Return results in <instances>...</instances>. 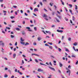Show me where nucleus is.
Instances as JSON below:
<instances>
[{
  "mask_svg": "<svg viewBox=\"0 0 78 78\" xmlns=\"http://www.w3.org/2000/svg\"><path fill=\"white\" fill-rule=\"evenodd\" d=\"M2 42H3V41H0V45H2V47H4V45L5 44L4 43H1Z\"/></svg>",
  "mask_w": 78,
  "mask_h": 78,
  "instance_id": "obj_1",
  "label": "nucleus"
},
{
  "mask_svg": "<svg viewBox=\"0 0 78 78\" xmlns=\"http://www.w3.org/2000/svg\"><path fill=\"white\" fill-rule=\"evenodd\" d=\"M26 29H28V30H29L28 31H32V30H31L30 29V27H26Z\"/></svg>",
  "mask_w": 78,
  "mask_h": 78,
  "instance_id": "obj_2",
  "label": "nucleus"
},
{
  "mask_svg": "<svg viewBox=\"0 0 78 78\" xmlns=\"http://www.w3.org/2000/svg\"><path fill=\"white\" fill-rule=\"evenodd\" d=\"M48 67L50 69H51V70H52L54 71H55V68H52L51 67H50V66H48Z\"/></svg>",
  "mask_w": 78,
  "mask_h": 78,
  "instance_id": "obj_3",
  "label": "nucleus"
},
{
  "mask_svg": "<svg viewBox=\"0 0 78 78\" xmlns=\"http://www.w3.org/2000/svg\"><path fill=\"white\" fill-rule=\"evenodd\" d=\"M38 72H43L44 70L41 69H38L37 70Z\"/></svg>",
  "mask_w": 78,
  "mask_h": 78,
  "instance_id": "obj_4",
  "label": "nucleus"
},
{
  "mask_svg": "<svg viewBox=\"0 0 78 78\" xmlns=\"http://www.w3.org/2000/svg\"><path fill=\"white\" fill-rule=\"evenodd\" d=\"M33 55H35V56H40V55H39L34 53L32 54V56H33Z\"/></svg>",
  "mask_w": 78,
  "mask_h": 78,
  "instance_id": "obj_5",
  "label": "nucleus"
},
{
  "mask_svg": "<svg viewBox=\"0 0 78 78\" xmlns=\"http://www.w3.org/2000/svg\"><path fill=\"white\" fill-rule=\"evenodd\" d=\"M40 65H41V66H47V65L44 64L42 63V62L40 63Z\"/></svg>",
  "mask_w": 78,
  "mask_h": 78,
  "instance_id": "obj_6",
  "label": "nucleus"
},
{
  "mask_svg": "<svg viewBox=\"0 0 78 78\" xmlns=\"http://www.w3.org/2000/svg\"><path fill=\"white\" fill-rule=\"evenodd\" d=\"M38 9L37 8H35L34 9V12H36V11H38Z\"/></svg>",
  "mask_w": 78,
  "mask_h": 78,
  "instance_id": "obj_7",
  "label": "nucleus"
},
{
  "mask_svg": "<svg viewBox=\"0 0 78 78\" xmlns=\"http://www.w3.org/2000/svg\"><path fill=\"white\" fill-rule=\"evenodd\" d=\"M37 39L38 41H40L42 39V38L41 37H39L37 38Z\"/></svg>",
  "mask_w": 78,
  "mask_h": 78,
  "instance_id": "obj_8",
  "label": "nucleus"
},
{
  "mask_svg": "<svg viewBox=\"0 0 78 78\" xmlns=\"http://www.w3.org/2000/svg\"><path fill=\"white\" fill-rule=\"evenodd\" d=\"M16 54L14 53L13 54V58H16Z\"/></svg>",
  "mask_w": 78,
  "mask_h": 78,
  "instance_id": "obj_9",
  "label": "nucleus"
},
{
  "mask_svg": "<svg viewBox=\"0 0 78 78\" xmlns=\"http://www.w3.org/2000/svg\"><path fill=\"white\" fill-rule=\"evenodd\" d=\"M59 66L60 67H62V66L63 65L62 64V63H61V62H59Z\"/></svg>",
  "mask_w": 78,
  "mask_h": 78,
  "instance_id": "obj_10",
  "label": "nucleus"
},
{
  "mask_svg": "<svg viewBox=\"0 0 78 78\" xmlns=\"http://www.w3.org/2000/svg\"><path fill=\"white\" fill-rule=\"evenodd\" d=\"M43 17H44L47 18V15H46L45 14H44L43 16Z\"/></svg>",
  "mask_w": 78,
  "mask_h": 78,
  "instance_id": "obj_11",
  "label": "nucleus"
},
{
  "mask_svg": "<svg viewBox=\"0 0 78 78\" xmlns=\"http://www.w3.org/2000/svg\"><path fill=\"white\" fill-rule=\"evenodd\" d=\"M55 19V20H56L57 22H59V20H58V19H57L56 18H54Z\"/></svg>",
  "mask_w": 78,
  "mask_h": 78,
  "instance_id": "obj_12",
  "label": "nucleus"
},
{
  "mask_svg": "<svg viewBox=\"0 0 78 78\" xmlns=\"http://www.w3.org/2000/svg\"><path fill=\"white\" fill-rule=\"evenodd\" d=\"M65 50L66 51H67V52H68V53H69V52H70V51H69V49H68L67 48H65Z\"/></svg>",
  "mask_w": 78,
  "mask_h": 78,
  "instance_id": "obj_13",
  "label": "nucleus"
},
{
  "mask_svg": "<svg viewBox=\"0 0 78 78\" xmlns=\"http://www.w3.org/2000/svg\"><path fill=\"white\" fill-rule=\"evenodd\" d=\"M67 73H69V76H70V71H67L66 72Z\"/></svg>",
  "mask_w": 78,
  "mask_h": 78,
  "instance_id": "obj_14",
  "label": "nucleus"
},
{
  "mask_svg": "<svg viewBox=\"0 0 78 78\" xmlns=\"http://www.w3.org/2000/svg\"><path fill=\"white\" fill-rule=\"evenodd\" d=\"M69 11L70 12V13L72 14V15H73V14L72 13V10L69 9Z\"/></svg>",
  "mask_w": 78,
  "mask_h": 78,
  "instance_id": "obj_15",
  "label": "nucleus"
},
{
  "mask_svg": "<svg viewBox=\"0 0 78 78\" xmlns=\"http://www.w3.org/2000/svg\"><path fill=\"white\" fill-rule=\"evenodd\" d=\"M48 47L49 48H50V49H51V50H52V49H53V47H52V46H49Z\"/></svg>",
  "mask_w": 78,
  "mask_h": 78,
  "instance_id": "obj_16",
  "label": "nucleus"
},
{
  "mask_svg": "<svg viewBox=\"0 0 78 78\" xmlns=\"http://www.w3.org/2000/svg\"><path fill=\"white\" fill-rule=\"evenodd\" d=\"M29 45V43L28 42H26L25 44V46H27V45Z\"/></svg>",
  "mask_w": 78,
  "mask_h": 78,
  "instance_id": "obj_17",
  "label": "nucleus"
},
{
  "mask_svg": "<svg viewBox=\"0 0 78 78\" xmlns=\"http://www.w3.org/2000/svg\"><path fill=\"white\" fill-rule=\"evenodd\" d=\"M73 45L75 46H76V45H77V43H76V42H75L73 44Z\"/></svg>",
  "mask_w": 78,
  "mask_h": 78,
  "instance_id": "obj_18",
  "label": "nucleus"
},
{
  "mask_svg": "<svg viewBox=\"0 0 78 78\" xmlns=\"http://www.w3.org/2000/svg\"><path fill=\"white\" fill-rule=\"evenodd\" d=\"M65 19L66 20V21H68V20H69L67 18V17H65Z\"/></svg>",
  "mask_w": 78,
  "mask_h": 78,
  "instance_id": "obj_19",
  "label": "nucleus"
},
{
  "mask_svg": "<svg viewBox=\"0 0 78 78\" xmlns=\"http://www.w3.org/2000/svg\"><path fill=\"white\" fill-rule=\"evenodd\" d=\"M55 12H52V16H54L55 15Z\"/></svg>",
  "mask_w": 78,
  "mask_h": 78,
  "instance_id": "obj_20",
  "label": "nucleus"
},
{
  "mask_svg": "<svg viewBox=\"0 0 78 78\" xmlns=\"http://www.w3.org/2000/svg\"><path fill=\"white\" fill-rule=\"evenodd\" d=\"M45 32L46 33H49V34H51V33H50V32L49 31H46Z\"/></svg>",
  "mask_w": 78,
  "mask_h": 78,
  "instance_id": "obj_21",
  "label": "nucleus"
},
{
  "mask_svg": "<svg viewBox=\"0 0 78 78\" xmlns=\"http://www.w3.org/2000/svg\"><path fill=\"white\" fill-rule=\"evenodd\" d=\"M22 34L23 35H24V34H26V33H25V32L24 31H23L22 32Z\"/></svg>",
  "mask_w": 78,
  "mask_h": 78,
  "instance_id": "obj_22",
  "label": "nucleus"
},
{
  "mask_svg": "<svg viewBox=\"0 0 78 78\" xmlns=\"http://www.w3.org/2000/svg\"><path fill=\"white\" fill-rule=\"evenodd\" d=\"M73 48L75 51H76V49H75V46L73 47Z\"/></svg>",
  "mask_w": 78,
  "mask_h": 78,
  "instance_id": "obj_23",
  "label": "nucleus"
},
{
  "mask_svg": "<svg viewBox=\"0 0 78 78\" xmlns=\"http://www.w3.org/2000/svg\"><path fill=\"white\" fill-rule=\"evenodd\" d=\"M16 30H17V31H20V29L18 28H16Z\"/></svg>",
  "mask_w": 78,
  "mask_h": 78,
  "instance_id": "obj_24",
  "label": "nucleus"
},
{
  "mask_svg": "<svg viewBox=\"0 0 78 78\" xmlns=\"http://www.w3.org/2000/svg\"><path fill=\"white\" fill-rule=\"evenodd\" d=\"M34 29L35 31H37V28L36 27H34Z\"/></svg>",
  "mask_w": 78,
  "mask_h": 78,
  "instance_id": "obj_25",
  "label": "nucleus"
},
{
  "mask_svg": "<svg viewBox=\"0 0 78 78\" xmlns=\"http://www.w3.org/2000/svg\"><path fill=\"white\" fill-rule=\"evenodd\" d=\"M68 5L71 8H72V4H69Z\"/></svg>",
  "mask_w": 78,
  "mask_h": 78,
  "instance_id": "obj_26",
  "label": "nucleus"
},
{
  "mask_svg": "<svg viewBox=\"0 0 78 78\" xmlns=\"http://www.w3.org/2000/svg\"><path fill=\"white\" fill-rule=\"evenodd\" d=\"M58 50L59 51H60V52H61V50H62L60 48H58Z\"/></svg>",
  "mask_w": 78,
  "mask_h": 78,
  "instance_id": "obj_27",
  "label": "nucleus"
},
{
  "mask_svg": "<svg viewBox=\"0 0 78 78\" xmlns=\"http://www.w3.org/2000/svg\"><path fill=\"white\" fill-rule=\"evenodd\" d=\"M8 77V75L5 74L4 75V77L5 78H7Z\"/></svg>",
  "mask_w": 78,
  "mask_h": 78,
  "instance_id": "obj_28",
  "label": "nucleus"
},
{
  "mask_svg": "<svg viewBox=\"0 0 78 78\" xmlns=\"http://www.w3.org/2000/svg\"><path fill=\"white\" fill-rule=\"evenodd\" d=\"M11 38H13L14 37V35H11Z\"/></svg>",
  "mask_w": 78,
  "mask_h": 78,
  "instance_id": "obj_29",
  "label": "nucleus"
},
{
  "mask_svg": "<svg viewBox=\"0 0 78 78\" xmlns=\"http://www.w3.org/2000/svg\"><path fill=\"white\" fill-rule=\"evenodd\" d=\"M71 39H72L70 37H69L68 38V41H71Z\"/></svg>",
  "mask_w": 78,
  "mask_h": 78,
  "instance_id": "obj_30",
  "label": "nucleus"
},
{
  "mask_svg": "<svg viewBox=\"0 0 78 78\" xmlns=\"http://www.w3.org/2000/svg\"><path fill=\"white\" fill-rule=\"evenodd\" d=\"M71 57L72 58H75V57H76V56L75 55H72Z\"/></svg>",
  "mask_w": 78,
  "mask_h": 78,
  "instance_id": "obj_31",
  "label": "nucleus"
},
{
  "mask_svg": "<svg viewBox=\"0 0 78 78\" xmlns=\"http://www.w3.org/2000/svg\"><path fill=\"white\" fill-rule=\"evenodd\" d=\"M2 33H4V34H5V32L3 30V29H2Z\"/></svg>",
  "mask_w": 78,
  "mask_h": 78,
  "instance_id": "obj_32",
  "label": "nucleus"
},
{
  "mask_svg": "<svg viewBox=\"0 0 78 78\" xmlns=\"http://www.w3.org/2000/svg\"><path fill=\"white\" fill-rule=\"evenodd\" d=\"M21 41L22 42H23V41H24L22 39V37L21 38Z\"/></svg>",
  "mask_w": 78,
  "mask_h": 78,
  "instance_id": "obj_33",
  "label": "nucleus"
},
{
  "mask_svg": "<svg viewBox=\"0 0 78 78\" xmlns=\"http://www.w3.org/2000/svg\"><path fill=\"white\" fill-rule=\"evenodd\" d=\"M35 61L36 62H37V63H38V61H37V60L35 59Z\"/></svg>",
  "mask_w": 78,
  "mask_h": 78,
  "instance_id": "obj_34",
  "label": "nucleus"
},
{
  "mask_svg": "<svg viewBox=\"0 0 78 78\" xmlns=\"http://www.w3.org/2000/svg\"><path fill=\"white\" fill-rule=\"evenodd\" d=\"M48 43L49 44H50V45H53V43H52L51 42V43L48 42Z\"/></svg>",
  "mask_w": 78,
  "mask_h": 78,
  "instance_id": "obj_35",
  "label": "nucleus"
},
{
  "mask_svg": "<svg viewBox=\"0 0 78 78\" xmlns=\"http://www.w3.org/2000/svg\"><path fill=\"white\" fill-rule=\"evenodd\" d=\"M20 43L23 44V45H24V44H25V43L23 42H20Z\"/></svg>",
  "mask_w": 78,
  "mask_h": 78,
  "instance_id": "obj_36",
  "label": "nucleus"
},
{
  "mask_svg": "<svg viewBox=\"0 0 78 78\" xmlns=\"http://www.w3.org/2000/svg\"><path fill=\"white\" fill-rule=\"evenodd\" d=\"M13 7L14 8H17V6L16 5H13Z\"/></svg>",
  "mask_w": 78,
  "mask_h": 78,
  "instance_id": "obj_37",
  "label": "nucleus"
},
{
  "mask_svg": "<svg viewBox=\"0 0 78 78\" xmlns=\"http://www.w3.org/2000/svg\"><path fill=\"white\" fill-rule=\"evenodd\" d=\"M23 24L24 25V24H25V21H23Z\"/></svg>",
  "mask_w": 78,
  "mask_h": 78,
  "instance_id": "obj_38",
  "label": "nucleus"
},
{
  "mask_svg": "<svg viewBox=\"0 0 78 78\" xmlns=\"http://www.w3.org/2000/svg\"><path fill=\"white\" fill-rule=\"evenodd\" d=\"M50 57H51V58H55V57L53 56V55H51Z\"/></svg>",
  "mask_w": 78,
  "mask_h": 78,
  "instance_id": "obj_39",
  "label": "nucleus"
},
{
  "mask_svg": "<svg viewBox=\"0 0 78 78\" xmlns=\"http://www.w3.org/2000/svg\"><path fill=\"white\" fill-rule=\"evenodd\" d=\"M45 46H48V47L49 46V45H48V44H45Z\"/></svg>",
  "mask_w": 78,
  "mask_h": 78,
  "instance_id": "obj_40",
  "label": "nucleus"
},
{
  "mask_svg": "<svg viewBox=\"0 0 78 78\" xmlns=\"http://www.w3.org/2000/svg\"><path fill=\"white\" fill-rule=\"evenodd\" d=\"M71 67V66H70V65H69L68 66V68L69 69H71V68L70 67Z\"/></svg>",
  "mask_w": 78,
  "mask_h": 78,
  "instance_id": "obj_41",
  "label": "nucleus"
},
{
  "mask_svg": "<svg viewBox=\"0 0 78 78\" xmlns=\"http://www.w3.org/2000/svg\"><path fill=\"white\" fill-rule=\"evenodd\" d=\"M47 38H50V37L49 36H46V39H47Z\"/></svg>",
  "mask_w": 78,
  "mask_h": 78,
  "instance_id": "obj_42",
  "label": "nucleus"
},
{
  "mask_svg": "<svg viewBox=\"0 0 78 78\" xmlns=\"http://www.w3.org/2000/svg\"><path fill=\"white\" fill-rule=\"evenodd\" d=\"M6 29H8V30H10V28L8 27H6Z\"/></svg>",
  "mask_w": 78,
  "mask_h": 78,
  "instance_id": "obj_43",
  "label": "nucleus"
},
{
  "mask_svg": "<svg viewBox=\"0 0 78 78\" xmlns=\"http://www.w3.org/2000/svg\"><path fill=\"white\" fill-rule=\"evenodd\" d=\"M10 18H11V19H14V17L12 16L10 17Z\"/></svg>",
  "mask_w": 78,
  "mask_h": 78,
  "instance_id": "obj_44",
  "label": "nucleus"
},
{
  "mask_svg": "<svg viewBox=\"0 0 78 78\" xmlns=\"http://www.w3.org/2000/svg\"><path fill=\"white\" fill-rule=\"evenodd\" d=\"M75 6L76 7V8H75V9H77V6L76 5H75Z\"/></svg>",
  "mask_w": 78,
  "mask_h": 78,
  "instance_id": "obj_45",
  "label": "nucleus"
},
{
  "mask_svg": "<svg viewBox=\"0 0 78 78\" xmlns=\"http://www.w3.org/2000/svg\"><path fill=\"white\" fill-rule=\"evenodd\" d=\"M15 72H17V69H16L15 70Z\"/></svg>",
  "mask_w": 78,
  "mask_h": 78,
  "instance_id": "obj_46",
  "label": "nucleus"
},
{
  "mask_svg": "<svg viewBox=\"0 0 78 78\" xmlns=\"http://www.w3.org/2000/svg\"><path fill=\"white\" fill-rule=\"evenodd\" d=\"M17 42H16L15 43V46H17Z\"/></svg>",
  "mask_w": 78,
  "mask_h": 78,
  "instance_id": "obj_47",
  "label": "nucleus"
},
{
  "mask_svg": "<svg viewBox=\"0 0 78 78\" xmlns=\"http://www.w3.org/2000/svg\"><path fill=\"white\" fill-rule=\"evenodd\" d=\"M36 1H34V5H36Z\"/></svg>",
  "mask_w": 78,
  "mask_h": 78,
  "instance_id": "obj_48",
  "label": "nucleus"
},
{
  "mask_svg": "<svg viewBox=\"0 0 78 78\" xmlns=\"http://www.w3.org/2000/svg\"><path fill=\"white\" fill-rule=\"evenodd\" d=\"M40 5H41V6H42V2H40Z\"/></svg>",
  "mask_w": 78,
  "mask_h": 78,
  "instance_id": "obj_49",
  "label": "nucleus"
},
{
  "mask_svg": "<svg viewBox=\"0 0 78 78\" xmlns=\"http://www.w3.org/2000/svg\"><path fill=\"white\" fill-rule=\"evenodd\" d=\"M4 25H7V23H6L5 22H4Z\"/></svg>",
  "mask_w": 78,
  "mask_h": 78,
  "instance_id": "obj_50",
  "label": "nucleus"
},
{
  "mask_svg": "<svg viewBox=\"0 0 78 78\" xmlns=\"http://www.w3.org/2000/svg\"><path fill=\"white\" fill-rule=\"evenodd\" d=\"M15 14H16V15H17V12L15 11Z\"/></svg>",
  "mask_w": 78,
  "mask_h": 78,
  "instance_id": "obj_51",
  "label": "nucleus"
},
{
  "mask_svg": "<svg viewBox=\"0 0 78 78\" xmlns=\"http://www.w3.org/2000/svg\"><path fill=\"white\" fill-rule=\"evenodd\" d=\"M49 65H50V66H52V64H51V62H50L49 63Z\"/></svg>",
  "mask_w": 78,
  "mask_h": 78,
  "instance_id": "obj_52",
  "label": "nucleus"
},
{
  "mask_svg": "<svg viewBox=\"0 0 78 78\" xmlns=\"http://www.w3.org/2000/svg\"><path fill=\"white\" fill-rule=\"evenodd\" d=\"M8 68L6 67L5 68V70H8Z\"/></svg>",
  "mask_w": 78,
  "mask_h": 78,
  "instance_id": "obj_53",
  "label": "nucleus"
},
{
  "mask_svg": "<svg viewBox=\"0 0 78 78\" xmlns=\"http://www.w3.org/2000/svg\"><path fill=\"white\" fill-rule=\"evenodd\" d=\"M55 25H52L51 26L52 28H54L55 27Z\"/></svg>",
  "mask_w": 78,
  "mask_h": 78,
  "instance_id": "obj_54",
  "label": "nucleus"
},
{
  "mask_svg": "<svg viewBox=\"0 0 78 78\" xmlns=\"http://www.w3.org/2000/svg\"><path fill=\"white\" fill-rule=\"evenodd\" d=\"M24 14L26 16H28V14H27V13H24Z\"/></svg>",
  "mask_w": 78,
  "mask_h": 78,
  "instance_id": "obj_55",
  "label": "nucleus"
},
{
  "mask_svg": "<svg viewBox=\"0 0 78 78\" xmlns=\"http://www.w3.org/2000/svg\"><path fill=\"white\" fill-rule=\"evenodd\" d=\"M30 8L31 10H33V8H32L31 7H30Z\"/></svg>",
  "mask_w": 78,
  "mask_h": 78,
  "instance_id": "obj_56",
  "label": "nucleus"
},
{
  "mask_svg": "<svg viewBox=\"0 0 78 78\" xmlns=\"http://www.w3.org/2000/svg\"><path fill=\"white\" fill-rule=\"evenodd\" d=\"M78 60H77V62H76V65H77V64H78Z\"/></svg>",
  "mask_w": 78,
  "mask_h": 78,
  "instance_id": "obj_57",
  "label": "nucleus"
},
{
  "mask_svg": "<svg viewBox=\"0 0 78 78\" xmlns=\"http://www.w3.org/2000/svg\"><path fill=\"white\" fill-rule=\"evenodd\" d=\"M62 32H63V30H60L59 33H62Z\"/></svg>",
  "mask_w": 78,
  "mask_h": 78,
  "instance_id": "obj_58",
  "label": "nucleus"
},
{
  "mask_svg": "<svg viewBox=\"0 0 78 78\" xmlns=\"http://www.w3.org/2000/svg\"><path fill=\"white\" fill-rule=\"evenodd\" d=\"M57 32H58V33H59L60 30H57Z\"/></svg>",
  "mask_w": 78,
  "mask_h": 78,
  "instance_id": "obj_59",
  "label": "nucleus"
},
{
  "mask_svg": "<svg viewBox=\"0 0 78 78\" xmlns=\"http://www.w3.org/2000/svg\"><path fill=\"white\" fill-rule=\"evenodd\" d=\"M33 44H34V45H36V43H33Z\"/></svg>",
  "mask_w": 78,
  "mask_h": 78,
  "instance_id": "obj_60",
  "label": "nucleus"
},
{
  "mask_svg": "<svg viewBox=\"0 0 78 78\" xmlns=\"http://www.w3.org/2000/svg\"><path fill=\"white\" fill-rule=\"evenodd\" d=\"M14 76H12L11 77V78H14Z\"/></svg>",
  "mask_w": 78,
  "mask_h": 78,
  "instance_id": "obj_61",
  "label": "nucleus"
},
{
  "mask_svg": "<svg viewBox=\"0 0 78 78\" xmlns=\"http://www.w3.org/2000/svg\"><path fill=\"white\" fill-rule=\"evenodd\" d=\"M22 64H24V61L23 60H22Z\"/></svg>",
  "mask_w": 78,
  "mask_h": 78,
  "instance_id": "obj_62",
  "label": "nucleus"
},
{
  "mask_svg": "<svg viewBox=\"0 0 78 78\" xmlns=\"http://www.w3.org/2000/svg\"><path fill=\"white\" fill-rule=\"evenodd\" d=\"M63 39H64V36H62V40H63Z\"/></svg>",
  "mask_w": 78,
  "mask_h": 78,
  "instance_id": "obj_63",
  "label": "nucleus"
},
{
  "mask_svg": "<svg viewBox=\"0 0 78 78\" xmlns=\"http://www.w3.org/2000/svg\"><path fill=\"white\" fill-rule=\"evenodd\" d=\"M23 58H25L26 57V56H25V55H23Z\"/></svg>",
  "mask_w": 78,
  "mask_h": 78,
  "instance_id": "obj_64",
  "label": "nucleus"
}]
</instances>
